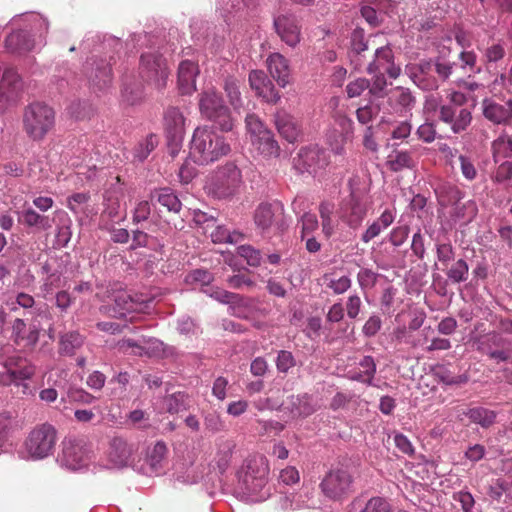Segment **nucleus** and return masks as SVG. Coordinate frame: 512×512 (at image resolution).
<instances>
[{"label": "nucleus", "mask_w": 512, "mask_h": 512, "mask_svg": "<svg viewBox=\"0 0 512 512\" xmlns=\"http://www.w3.org/2000/svg\"><path fill=\"white\" fill-rule=\"evenodd\" d=\"M269 473L268 461L263 455H250L237 471V488L247 501H264L269 493L265 489Z\"/></svg>", "instance_id": "obj_1"}, {"label": "nucleus", "mask_w": 512, "mask_h": 512, "mask_svg": "<svg viewBox=\"0 0 512 512\" xmlns=\"http://www.w3.org/2000/svg\"><path fill=\"white\" fill-rule=\"evenodd\" d=\"M350 193L338 207V217L351 229L359 228L372 207L368 184L354 176L348 182Z\"/></svg>", "instance_id": "obj_2"}, {"label": "nucleus", "mask_w": 512, "mask_h": 512, "mask_svg": "<svg viewBox=\"0 0 512 512\" xmlns=\"http://www.w3.org/2000/svg\"><path fill=\"white\" fill-rule=\"evenodd\" d=\"M231 148L226 139L211 127H197L190 142V158L194 163L206 165L227 155Z\"/></svg>", "instance_id": "obj_3"}, {"label": "nucleus", "mask_w": 512, "mask_h": 512, "mask_svg": "<svg viewBox=\"0 0 512 512\" xmlns=\"http://www.w3.org/2000/svg\"><path fill=\"white\" fill-rule=\"evenodd\" d=\"M56 443L55 428L50 424H42L29 433L18 455L23 460H42L53 453Z\"/></svg>", "instance_id": "obj_4"}, {"label": "nucleus", "mask_w": 512, "mask_h": 512, "mask_svg": "<svg viewBox=\"0 0 512 512\" xmlns=\"http://www.w3.org/2000/svg\"><path fill=\"white\" fill-rule=\"evenodd\" d=\"M55 112L45 103L34 102L24 111V130L34 140H41L53 128Z\"/></svg>", "instance_id": "obj_5"}, {"label": "nucleus", "mask_w": 512, "mask_h": 512, "mask_svg": "<svg viewBox=\"0 0 512 512\" xmlns=\"http://www.w3.org/2000/svg\"><path fill=\"white\" fill-rule=\"evenodd\" d=\"M199 109L203 117L216 123L222 131L232 130L230 110L214 88H208L200 94Z\"/></svg>", "instance_id": "obj_6"}, {"label": "nucleus", "mask_w": 512, "mask_h": 512, "mask_svg": "<svg viewBox=\"0 0 512 512\" xmlns=\"http://www.w3.org/2000/svg\"><path fill=\"white\" fill-rule=\"evenodd\" d=\"M245 123L253 148L264 157L278 156L280 147L262 121L255 114H248Z\"/></svg>", "instance_id": "obj_7"}, {"label": "nucleus", "mask_w": 512, "mask_h": 512, "mask_svg": "<svg viewBox=\"0 0 512 512\" xmlns=\"http://www.w3.org/2000/svg\"><path fill=\"white\" fill-rule=\"evenodd\" d=\"M450 103L440 108V119L451 125L454 133L464 131L471 122V113L468 109L462 108L466 102V96L458 91H453L448 96Z\"/></svg>", "instance_id": "obj_8"}, {"label": "nucleus", "mask_w": 512, "mask_h": 512, "mask_svg": "<svg viewBox=\"0 0 512 512\" xmlns=\"http://www.w3.org/2000/svg\"><path fill=\"white\" fill-rule=\"evenodd\" d=\"M139 73L145 82L157 90L166 86L169 77L166 60L153 52L141 55Z\"/></svg>", "instance_id": "obj_9"}, {"label": "nucleus", "mask_w": 512, "mask_h": 512, "mask_svg": "<svg viewBox=\"0 0 512 512\" xmlns=\"http://www.w3.org/2000/svg\"><path fill=\"white\" fill-rule=\"evenodd\" d=\"M89 461V450L84 444L71 439L62 443V451L57 457V462L61 467L71 471H79L86 468Z\"/></svg>", "instance_id": "obj_10"}, {"label": "nucleus", "mask_w": 512, "mask_h": 512, "mask_svg": "<svg viewBox=\"0 0 512 512\" xmlns=\"http://www.w3.org/2000/svg\"><path fill=\"white\" fill-rule=\"evenodd\" d=\"M320 487L328 498L340 499L351 491L352 477L345 469H333L325 475Z\"/></svg>", "instance_id": "obj_11"}, {"label": "nucleus", "mask_w": 512, "mask_h": 512, "mask_svg": "<svg viewBox=\"0 0 512 512\" xmlns=\"http://www.w3.org/2000/svg\"><path fill=\"white\" fill-rule=\"evenodd\" d=\"M241 172L234 163H227L216 175L215 192L219 197H229L240 186Z\"/></svg>", "instance_id": "obj_12"}, {"label": "nucleus", "mask_w": 512, "mask_h": 512, "mask_svg": "<svg viewBox=\"0 0 512 512\" xmlns=\"http://www.w3.org/2000/svg\"><path fill=\"white\" fill-rule=\"evenodd\" d=\"M274 27L283 42L295 47L301 40V27L295 15L281 14L274 18Z\"/></svg>", "instance_id": "obj_13"}, {"label": "nucleus", "mask_w": 512, "mask_h": 512, "mask_svg": "<svg viewBox=\"0 0 512 512\" xmlns=\"http://www.w3.org/2000/svg\"><path fill=\"white\" fill-rule=\"evenodd\" d=\"M367 70L370 74H387L392 79H396L401 73V68L394 63L393 52L388 46L376 49L374 60Z\"/></svg>", "instance_id": "obj_14"}, {"label": "nucleus", "mask_w": 512, "mask_h": 512, "mask_svg": "<svg viewBox=\"0 0 512 512\" xmlns=\"http://www.w3.org/2000/svg\"><path fill=\"white\" fill-rule=\"evenodd\" d=\"M132 452V446L126 440L121 437L112 438L106 452L105 467L113 469L127 466L130 463Z\"/></svg>", "instance_id": "obj_15"}, {"label": "nucleus", "mask_w": 512, "mask_h": 512, "mask_svg": "<svg viewBox=\"0 0 512 512\" xmlns=\"http://www.w3.org/2000/svg\"><path fill=\"white\" fill-rule=\"evenodd\" d=\"M294 161L300 171H307L309 173H315L318 169H322L328 164L325 151L317 146L302 148Z\"/></svg>", "instance_id": "obj_16"}, {"label": "nucleus", "mask_w": 512, "mask_h": 512, "mask_svg": "<svg viewBox=\"0 0 512 512\" xmlns=\"http://www.w3.org/2000/svg\"><path fill=\"white\" fill-rule=\"evenodd\" d=\"M249 84L256 95L268 103H276L280 99V95L276 91L274 84L264 71H251L249 74Z\"/></svg>", "instance_id": "obj_17"}, {"label": "nucleus", "mask_w": 512, "mask_h": 512, "mask_svg": "<svg viewBox=\"0 0 512 512\" xmlns=\"http://www.w3.org/2000/svg\"><path fill=\"white\" fill-rule=\"evenodd\" d=\"M119 350L137 356H153L162 351V342L154 338H143L139 341L123 339L118 343Z\"/></svg>", "instance_id": "obj_18"}, {"label": "nucleus", "mask_w": 512, "mask_h": 512, "mask_svg": "<svg viewBox=\"0 0 512 512\" xmlns=\"http://www.w3.org/2000/svg\"><path fill=\"white\" fill-rule=\"evenodd\" d=\"M482 108L485 118L495 124H509L512 122V99L503 104L485 99Z\"/></svg>", "instance_id": "obj_19"}, {"label": "nucleus", "mask_w": 512, "mask_h": 512, "mask_svg": "<svg viewBox=\"0 0 512 512\" xmlns=\"http://www.w3.org/2000/svg\"><path fill=\"white\" fill-rule=\"evenodd\" d=\"M22 80L16 71L7 69L0 79V108L17 97L22 90Z\"/></svg>", "instance_id": "obj_20"}, {"label": "nucleus", "mask_w": 512, "mask_h": 512, "mask_svg": "<svg viewBox=\"0 0 512 512\" xmlns=\"http://www.w3.org/2000/svg\"><path fill=\"white\" fill-rule=\"evenodd\" d=\"M185 128V118L176 107H169L164 113V130L170 141L182 139Z\"/></svg>", "instance_id": "obj_21"}, {"label": "nucleus", "mask_w": 512, "mask_h": 512, "mask_svg": "<svg viewBox=\"0 0 512 512\" xmlns=\"http://www.w3.org/2000/svg\"><path fill=\"white\" fill-rule=\"evenodd\" d=\"M335 122L341 131L338 135L329 136L328 141L332 151L337 155H342L344 153V143L353 135V121L347 116L337 113Z\"/></svg>", "instance_id": "obj_22"}, {"label": "nucleus", "mask_w": 512, "mask_h": 512, "mask_svg": "<svg viewBox=\"0 0 512 512\" xmlns=\"http://www.w3.org/2000/svg\"><path fill=\"white\" fill-rule=\"evenodd\" d=\"M199 73L198 65L190 60L179 64L177 83L182 94H192L196 90V77Z\"/></svg>", "instance_id": "obj_23"}, {"label": "nucleus", "mask_w": 512, "mask_h": 512, "mask_svg": "<svg viewBox=\"0 0 512 512\" xmlns=\"http://www.w3.org/2000/svg\"><path fill=\"white\" fill-rule=\"evenodd\" d=\"M122 188L118 184V182L112 185L109 189H107L104 193V209L102 212L103 217H107L111 221H119L124 218L121 215V204L120 200L122 198Z\"/></svg>", "instance_id": "obj_24"}, {"label": "nucleus", "mask_w": 512, "mask_h": 512, "mask_svg": "<svg viewBox=\"0 0 512 512\" xmlns=\"http://www.w3.org/2000/svg\"><path fill=\"white\" fill-rule=\"evenodd\" d=\"M266 63L273 79L279 86L286 87L290 82L288 60L280 53H272L268 56Z\"/></svg>", "instance_id": "obj_25"}, {"label": "nucleus", "mask_w": 512, "mask_h": 512, "mask_svg": "<svg viewBox=\"0 0 512 512\" xmlns=\"http://www.w3.org/2000/svg\"><path fill=\"white\" fill-rule=\"evenodd\" d=\"M416 100L411 91L404 87H396L391 91L389 104L400 116H407L415 106Z\"/></svg>", "instance_id": "obj_26"}, {"label": "nucleus", "mask_w": 512, "mask_h": 512, "mask_svg": "<svg viewBox=\"0 0 512 512\" xmlns=\"http://www.w3.org/2000/svg\"><path fill=\"white\" fill-rule=\"evenodd\" d=\"M35 43L27 30H15L5 39V48L10 53L25 54L34 49Z\"/></svg>", "instance_id": "obj_27"}, {"label": "nucleus", "mask_w": 512, "mask_h": 512, "mask_svg": "<svg viewBox=\"0 0 512 512\" xmlns=\"http://www.w3.org/2000/svg\"><path fill=\"white\" fill-rule=\"evenodd\" d=\"M318 408L312 396L307 394L291 396L287 405L293 417H307L313 414Z\"/></svg>", "instance_id": "obj_28"}, {"label": "nucleus", "mask_w": 512, "mask_h": 512, "mask_svg": "<svg viewBox=\"0 0 512 512\" xmlns=\"http://www.w3.org/2000/svg\"><path fill=\"white\" fill-rule=\"evenodd\" d=\"M282 208L279 205L260 204L254 213V222L257 228L266 231L281 214Z\"/></svg>", "instance_id": "obj_29"}, {"label": "nucleus", "mask_w": 512, "mask_h": 512, "mask_svg": "<svg viewBox=\"0 0 512 512\" xmlns=\"http://www.w3.org/2000/svg\"><path fill=\"white\" fill-rule=\"evenodd\" d=\"M275 125L280 135L288 142L293 143L299 136V128L296 121L285 111L275 114Z\"/></svg>", "instance_id": "obj_30"}, {"label": "nucleus", "mask_w": 512, "mask_h": 512, "mask_svg": "<svg viewBox=\"0 0 512 512\" xmlns=\"http://www.w3.org/2000/svg\"><path fill=\"white\" fill-rule=\"evenodd\" d=\"M150 301V299H134L125 291L119 292L114 298L115 306L112 315L114 317H124L127 313L138 310L140 304H147Z\"/></svg>", "instance_id": "obj_31"}, {"label": "nucleus", "mask_w": 512, "mask_h": 512, "mask_svg": "<svg viewBox=\"0 0 512 512\" xmlns=\"http://www.w3.org/2000/svg\"><path fill=\"white\" fill-rule=\"evenodd\" d=\"M258 302L254 298L244 297L234 293L229 309L231 314L239 318H250L257 310Z\"/></svg>", "instance_id": "obj_32"}, {"label": "nucleus", "mask_w": 512, "mask_h": 512, "mask_svg": "<svg viewBox=\"0 0 512 512\" xmlns=\"http://www.w3.org/2000/svg\"><path fill=\"white\" fill-rule=\"evenodd\" d=\"M16 213L19 222L27 227L35 228L37 231H46L52 227V220L48 216L37 213L31 207Z\"/></svg>", "instance_id": "obj_33"}, {"label": "nucleus", "mask_w": 512, "mask_h": 512, "mask_svg": "<svg viewBox=\"0 0 512 512\" xmlns=\"http://www.w3.org/2000/svg\"><path fill=\"white\" fill-rule=\"evenodd\" d=\"M18 21H22L25 28L29 29L30 32L42 36L48 31L49 22L46 18L37 13H26L15 16L11 23L14 25Z\"/></svg>", "instance_id": "obj_34"}, {"label": "nucleus", "mask_w": 512, "mask_h": 512, "mask_svg": "<svg viewBox=\"0 0 512 512\" xmlns=\"http://www.w3.org/2000/svg\"><path fill=\"white\" fill-rule=\"evenodd\" d=\"M15 427L16 423L11 414L6 412L0 414V455L12 448L10 438Z\"/></svg>", "instance_id": "obj_35"}, {"label": "nucleus", "mask_w": 512, "mask_h": 512, "mask_svg": "<svg viewBox=\"0 0 512 512\" xmlns=\"http://www.w3.org/2000/svg\"><path fill=\"white\" fill-rule=\"evenodd\" d=\"M90 80L93 86L102 90L108 87L112 81L111 68L109 63L101 61L100 63L93 62Z\"/></svg>", "instance_id": "obj_36"}, {"label": "nucleus", "mask_w": 512, "mask_h": 512, "mask_svg": "<svg viewBox=\"0 0 512 512\" xmlns=\"http://www.w3.org/2000/svg\"><path fill=\"white\" fill-rule=\"evenodd\" d=\"M493 159L495 163L512 157V133H502L492 142Z\"/></svg>", "instance_id": "obj_37"}, {"label": "nucleus", "mask_w": 512, "mask_h": 512, "mask_svg": "<svg viewBox=\"0 0 512 512\" xmlns=\"http://www.w3.org/2000/svg\"><path fill=\"white\" fill-rule=\"evenodd\" d=\"M166 453L167 447L162 441L157 442L148 449L146 461L150 466L151 472L158 473L161 470Z\"/></svg>", "instance_id": "obj_38"}, {"label": "nucleus", "mask_w": 512, "mask_h": 512, "mask_svg": "<svg viewBox=\"0 0 512 512\" xmlns=\"http://www.w3.org/2000/svg\"><path fill=\"white\" fill-rule=\"evenodd\" d=\"M152 199H156L163 207L170 212H179L181 202L178 197L169 188H162L152 193Z\"/></svg>", "instance_id": "obj_39"}, {"label": "nucleus", "mask_w": 512, "mask_h": 512, "mask_svg": "<svg viewBox=\"0 0 512 512\" xmlns=\"http://www.w3.org/2000/svg\"><path fill=\"white\" fill-rule=\"evenodd\" d=\"M477 205L473 200H468L464 203L458 202L454 207V221L461 223L471 222L477 215Z\"/></svg>", "instance_id": "obj_40"}, {"label": "nucleus", "mask_w": 512, "mask_h": 512, "mask_svg": "<svg viewBox=\"0 0 512 512\" xmlns=\"http://www.w3.org/2000/svg\"><path fill=\"white\" fill-rule=\"evenodd\" d=\"M14 371H15V382L14 385L19 386L23 381L31 379L36 372L35 365L26 359L14 356Z\"/></svg>", "instance_id": "obj_41"}, {"label": "nucleus", "mask_w": 512, "mask_h": 512, "mask_svg": "<svg viewBox=\"0 0 512 512\" xmlns=\"http://www.w3.org/2000/svg\"><path fill=\"white\" fill-rule=\"evenodd\" d=\"M224 91L231 106L238 111L243 106L239 80L234 77H227L224 82Z\"/></svg>", "instance_id": "obj_42"}, {"label": "nucleus", "mask_w": 512, "mask_h": 512, "mask_svg": "<svg viewBox=\"0 0 512 512\" xmlns=\"http://www.w3.org/2000/svg\"><path fill=\"white\" fill-rule=\"evenodd\" d=\"M84 343V338L78 332H68L60 338V353L73 355Z\"/></svg>", "instance_id": "obj_43"}, {"label": "nucleus", "mask_w": 512, "mask_h": 512, "mask_svg": "<svg viewBox=\"0 0 512 512\" xmlns=\"http://www.w3.org/2000/svg\"><path fill=\"white\" fill-rule=\"evenodd\" d=\"M214 243H230L236 244L244 239V235L239 231H229L224 226H216L210 234Z\"/></svg>", "instance_id": "obj_44"}, {"label": "nucleus", "mask_w": 512, "mask_h": 512, "mask_svg": "<svg viewBox=\"0 0 512 512\" xmlns=\"http://www.w3.org/2000/svg\"><path fill=\"white\" fill-rule=\"evenodd\" d=\"M387 165L392 171H401L413 166L411 153L408 151H394L388 156Z\"/></svg>", "instance_id": "obj_45"}, {"label": "nucleus", "mask_w": 512, "mask_h": 512, "mask_svg": "<svg viewBox=\"0 0 512 512\" xmlns=\"http://www.w3.org/2000/svg\"><path fill=\"white\" fill-rule=\"evenodd\" d=\"M430 66V63H424L418 67L409 68V74L413 82L425 90H431L437 87L435 80L429 81L426 79V69Z\"/></svg>", "instance_id": "obj_46"}, {"label": "nucleus", "mask_w": 512, "mask_h": 512, "mask_svg": "<svg viewBox=\"0 0 512 512\" xmlns=\"http://www.w3.org/2000/svg\"><path fill=\"white\" fill-rule=\"evenodd\" d=\"M467 417L474 423L481 425L482 427H489L495 421L496 414L483 407H476L470 409L466 413Z\"/></svg>", "instance_id": "obj_47"}, {"label": "nucleus", "mask_w": 512, "mask_h": 512, "mask_svg": "<svg viewBox=\"0 0 512 512\" xmlns=\"http://www.w3.org/2000/svg\"><path fill=\"white\" fill-rule=\"evenodd\" d=\"M233 447L234 446L231 441H223L220 444L214 459L220 473H224L229 467L232 458Z\"/></svg>", "instance_id": "obj_48"}, {"label": "nucleus", "mask_w": 512, "mask_h": 512, "mask_svg": "<svg viewBox=\"0 0 512 512\" xmlns=\"http://www.w3.org/2000/svg\"><path fill=\"white\" fill-rule=\"evenodd\" d=\"M363 369L360 373L353 376V379L372 385V380L376 372V364L371 356H365L360 362Z\"/></svg>", "instance_id": "obj_49"}, {"label": "nucleus", "mask_w": 512, "mask_h": 512, "mask_svg": "<svg viewBox=\"0 0 512 512\" xmlns=\"http://www.w3.org/2000/svg\"><path fill=\"white\" fill-rule=\"evenodd\" d=\"M14 356L0 361V385L10 386L15 382Z\"/></svg>", "instance_id": "obj_50"}, {"label": "nucleus", "mask_w": 512, "mask_h": 512, "mask_svg": "<svg viewBox=\"0 0 512 512\" xmlns=\"http://www.w3.org/2000/svg\"><path fill=\"white\" fill-rule=\"evenodd\" d=\"M469 274V267L467 263L459 259L455 262L447 272V277L452 283H460L467 280Z\"/></svg>", "instance_id": "obj_51"}, {"label": "nucleus", "mask_w": 512, "mask_h": 512, "mask_svg": "<svg viewBox=\"0 0 512 512\" xmlns=\"http://www.w3.org/2000/svg\"><path fill=\"white\" fill-rule=\"evenodd\" d=\"M299 223L301 225V239L304 240L306 237L314 236V233L319 229V222L315 214L304 213Z\"/></svg>", "instance_id": "obj_52"}, {"label": "nucleus", "mask_w": 512, "mask_h": 512, "mask_svg": "<svg viewBox=\"0 0 512 512\" xmlns=\"http://www.w3.org/2000/svg\"><path fill=\"white\" fill-rule=\"evenodd\" d=\"M326 286L335 294H343L351 287V279L349 276L343 275L338 278L333 276H324Z\"/></svg>", "instance_id": "obj_53"}, {"label": "nucleus", "mask_w": 512, "mask_h": 512, "mask_svg": "<svg viewBox=\"0 0 512 512\" xmlns=\"http://www.w3.org/2000/svg\"><path fill=\"white\" fill-rule=\"evenodd\" d=\"M158 144V138L156 135H149L144 142L140 143L135 149L134 156L139 161H143L148 155L155 149Z\"/></svg>", "instance_id": "obj_54"}, {"label": "nucleus", "mask_w": 512, "mask_h": 512, "mask_svg": "<svg viewBox=\"0 0 512 512\" xmlns=\"http://www.w3.org/2000/svg\"><path fill=\"white\" fill-rule=\"evenodd\" d=\"M489 340L488 336H481L475 339V344H477V350L486 353L490 358L495 359L498 362L507 361L509 356L503 350H490L485 348V342Z\"/></svg>", "instance_id": "obj_55"}, {"label": "nucleus", "mask_w": 512, "mask_h": 512, "mask_svg": "<svg viewBox=\"0 0 512 512\" xmlns=\"http://www.w3.org/2000/svg\"><path fill=\"white\" fill-rule=\"evenodd\" d=\"M505 54V47L502 43H493L484 50L483 57L487 64H491L502 60Z\"/></svg>", "instance_id": "obj_56"}, {"label": "nucleus", "mask_w": 512, "mask_h": 512, "mask_svg": "<svg viewBox=\"0 0 512 512\" xmlns=\"http://www.w3.org/2000/svg\"><path fill=\"white\" fill-rule=\"evenodd\" d=\"M378 274L371 269L363 268L357 274V282L363 291L375 286Z\"/></svg>", "instance_id": "obj_57"}, {"label": "nucleus", "mask_w": 512, "mask_h": 512, "mask_svg": "<svg viewBox=\"0 0 512 512\" xmlns=\"http://www.w3.org/2000/svg\"><path fill=\"white\" fill-rule=\"evenodd\" d=\"M205 429L211 433H218L226 430V425L216 412L207 413L204 417Z\"/></svg>", "instance_id": "obj_58"}, {"label": "nucleus", "mask_w": 512, "mask_h": 512, "mask_svg": "<svg viewBox=\"0 0 512 512\" xmlns=\"http://www.w3.org/2000/svg\"><path fill=\"white\" fill-rule=\"evenodd\" d=\"M238 254L247 261L250 266H258L261 263V254L250 245H242L237 248Z\"/></svg>", "instance_id": "obj_59"}, {"label": "nucleus", "mask_w": 512, "mask_h": 512, "mask_svg": "<svg viewBox=\"0 0 512 512\" xmlns=\"http://www.w3.org/2000/svg\"><path fill=\"white\" fill-rule=\"evenodd\" d=\"M67 396L73 402L86 405L92 404L96 400L95 396L77 387H70L67 391Z\"/></svg>", "instance_id": "obj_60"}, {"label": "nucleus", "mask_w": 512, "mask_h": 512, "mask_svg": "<svg viewBox=\"0 0 512 512\" xmlns=\"http://www.w3.org/2000/svg\"><path fill=\"white\" fill-rule=\"evenodd\" d=\"M460 170L463 177L468 181H473L477 177V169L472 159L466 155H459Z\"/></svg>", "instance_id": "obj_61"}, {"label": "nucleus", "mask_w": 512, "mask_h": 512, "mask_svg": "<svg viewBox=\"0 0 512 512\" xmlns=\"http://www.w3.org/2000/svg\"><path fill=\"white\" fill-rule=\"evenodd\" d=\"M213 277L210 272L203 269H196L190 272L186 277L185 281L188 284L200 283L203 286L208 287V285L212 282Z\"/></svg>", "instance_id": "obj_62"}, {"label": "nucleus", "mask_w": 512, "mask_h": 512, "mask_svg": "<svg viewBox=\"0 0 512 512\" xmlns=\"http://www.w3.org/2000/svg\"><path fill=\"white\" fill-rule=\"evenodd\" d=\"M185 396L181 393L172 394L165 399V406L169 413H178L186 409Z\"/></svg>", "instance_id": "obj_63"}, {"label": "nucleus", "mask_w": 512, "mask_h": 512, "mask_svg": "<svg viewBox=\"0 0 512 512\" xmlns=\"http://www.w3.org/2000/svg\"><path fill=\"white\" fill-rule=\"evenodd\" d=\"M249 0H221L219 3V10L223 17L227 18L228 15L234 11H239L243 6H249Z\"/></svg>", "instance_id": "obj_64"}]
</instances>
